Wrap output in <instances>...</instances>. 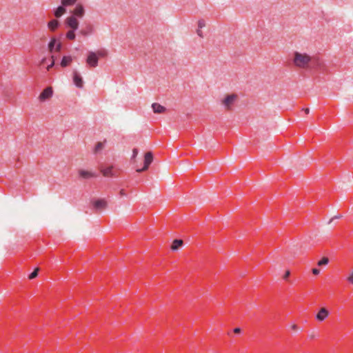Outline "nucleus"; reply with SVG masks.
I'll use <instances>...</instances> for the list:
<instances>
[{
  "label": "nucleus",
  "instance_id": "nucleus-1",
  "mask_svg": "<svg viewBox=\"0 0 353 353\" xmlns=\"http://www.w3.org/2000/svg\"><path fill=\"white\" fill-rule=\"evenodd\" d=\"M310 61L311 57L306 54H302L299 52H295L294 54L293 62L299 68H307Z\"/></svg>",
  "mask_w": 353,
  "mask_h": 353
},
{
  "label": "nucleus",
  "instance_id": "nucleus-2",
  "mask_svg": "<svg viewBox=\"0 0 353 353\" xmlns=\"http://www.w3.org/2000/svg\"><path fill=\"white\" fill-rule=\"evenodd\" d=\"M237 98L238 96L236 94H228L222 100V105L225 107V110H230Z\"/></svg>",
  "mask_w": 353,
  "mask_h": 353
},
{
  "label": "nucleus",
  "instance_id": "nucleus-3",
  "mask_svg": "<svg viewBox=\"0 0 353 353\" xmlns=\"http://www.w3.org/2000/svg\"><path fill=\"white\" fill-rule=\"evenodd\" d=\"M98 56L96 52H89L86 59V63L90 68H96L98 65Z\"/></svg>",
  "mask_w": 353,
  "mask_h": 353
},
{
  "label": "nucleus",
  "instance_id": "nucleus-4",
  "mask_svg": "<svg viewBox=\"0 0 353 353\" xmlns=\"http://www.w3.org/2000/svg\"><path fill=\"white\" fill-rule=\"evenodd\" d=\"M153 161V154L151 152H148L145 154L144 157V165L141 169H137V172H141L145 171L148 169L149 165L152 163Z\"/></svg>",
  "mask_w": 353,
  "mask_h": 353
},
{
  "label": "nucleus",
  "instance_id": "nucleus-5",
  "mask_svg": "<svg viewBox=\"0 0 353 353\" xmlns=\"http://www.w3.org/2000/svg\"><path fill=\"white\" fill-rule=\"evenodd\" d=\"M65 25L72 30H77L79 26V21L74 16H70L65 19Z\"/></svg>",
  "mask_w": 353,
  "mask_h": 353
},
{
  "label": "nucleus",
  "instance_id": "nucleus-6",
  "mask_svg": "<svg viewBox=\"0 0 353 353\" xmlns=\"http://www.w3.org/2000/svg\"><path fill=\"white\" fill-rule=\"evenodd\" d=\"M94 32L93 26L90 23H85L83 27L79 30V34L83 37H87L90 34H92Z\"/></svg>",
  "mask_w": 353,
  "mask_h": 353
},
{
  "label": "nucleus",
  "instance_id": "nucleus-7",
  "mask_svg": "<svg viewBox=\"0 0 353 353\" xmlns=\"http://www.w3.org/2000/svg\"><path fill=\"white\" fill-rule=\"evenodd\" d=\"M53 94V90L52 87H48L45 88L40 94L39 99L41 101H44L50 99Z\"/></svg>",
  "mask_w": 353,
  "mask_h": 353
},
{
  "label": "nucleus",
  "instance_id": "nucleus-8",
  "mask_svg": "<svg viewBox=\"0 0 353 353\" xmlns=\"http://www.w3.org/2000/svg\"><path fill=\"white\" fill-rule=\"evenodd\" d=\"M113 166H109L103 168H101L100 171L102 174L105 177H113L117 176V171L113 170Z\"/></svg>",
  "mask_w": 353,
  "mask_h": 353
},
{
  "label": "nucleus",
  "instance_id": "nucleus-9",
  "mask_svg": "<svg viewBox=\"0 0 353 353\" xmlns=\"http://www.w3.org/2000/svg\"><path fill=\"white\" fill-rule=\"evenodd\" d=\"M56 46L55 50L57 52H59L61 48V43L60 42L57 43V39L55 37L51 38L49 43H48V50L50 52H52L54 50V48Z\"/></svg>",
  "mask_w": 353,
  "mask_h": 353
},
{
  "label": "nucleus",
  "instance_id": "nucleus-10",
  "mask_svg": "<svg viewBox=\"0 0 353 353\" xmlns=\"http://www.w3.org/2000/svg\"><path fill=\"white\" fill-rule=\"evenodd\" d=\"M72 16H74L76 18H82L85 14V9L81 4H77L72 11Z\"/></svg>",
  "mask_w": 353,
  "mask_h": 353
},
{
  "label": "nucleus",
  "instance_id": "nucleus-11",
  "mask_svg": "<svg viewBox=\"0 0 353 353\" xmlns=\"http://www.w3.org/2000/svg\"><path fill=\"white\" fill-rule=\"evenodd\" d=\"M73 81L75 85L78 88H83V81L81 75L77 72H73Z\"/></svg>",
  "mask_w": 353,
  "mask_h": 353
},
{
  "label": "nucleus",
  "instance_id": "nucleus-12",
  "mask_svg": "<svg viewBox=\"0 0 353 353\" xmlns=\"http://www.w3.org/2000/svg\"><path fill=\"white\" fill-rule=\"evenodd\" d=\"M328 310L325 307H322L317 313L316 318L318 321H323L328 316Z\"/></svg>",
  "mask_w": 353,
  "mask_h": 353
},
{
  "label": "nucleus",
  "instance_id": "nucleus-13",
  "mask_svg": "<svg viewBox=\"0 0 353 353\" xmlns=\"http://www.w3.org/2000/svg\"><path fill=\"white\" fill-rule=\"evenodd\" d=\"M92 205L96 210H102L106 207L107 203L104 199H98L93 201Z\"/></svg>",
  "mask_w": 353,
  "mask_h": 353
},
{
  "label": "nucleus",
  "instance_id": "nucleus-14",
  "mask_svg": "<svg viewBox=\"0 0 353 353\" xmlns=\"http://www.w3.org/2000/svg\"><path fill=\"white\" fill-rule=\"evenodd\" d=\"M59 21L57 19H52L48 23V28L52 32L55 31L59 26Z\"/></svg>",
  "mask_w": 353,
  "mask_h": 353
},
{
  "label": "nucleus",
  "instance_id": "nucleus-15",
  "mask_svg": "<svg viewBox=\"0 0 353 353\" xmlns=\"http://www.w3.org/2000/svg\"><path fill=\"white\" fill-rule=\"evenodd\" d=\"M152 108L154 113L160 114L165 111V108L157 103H152Z\"/></svg>",
  "mask_w": 353,
  "mask_h": 353
},
{
  "label": "nucleus",
  "instance_id": "nucleus-16",
  "mask_svg": "<svg viewBox=\"0 0 353 353\" xmlns=\"http://www.w3.org/2000/svg\"><path fill=\"white\" fill-rule=\"evenodd\" d=\"M79 174L80 176L83 178V179H89V178H91V177L97 176V175L94 173H92V172H89V171H85V170H80L79 172Z\"/></svg>",
  "mask_w": 353,
  "mask_h": 353
},
{
  "label": "nucleus",
  "instance_id": "nucleus-17",
  "mask_svg": "<svg viewBox=\"0 0 353 353\" xmlns=\"http://www.w3.org/2000/svg\"><path fill=\"white\" fill-rule=\"evenodd\" d=\"M72 61V58L71 56H64L61 61V66L65 68L69 65Z\"/></svg>",
  "mask_w": 353,
  "mask_h": 353
},
{
  "label": "nucleus",
  "instance_id": "nucleus-18",
  "mask_svg": "<svg viewBox=\"0 0 353 353\" xmlns=\"http://www.w3.org/2000/svg\"><path fill=\"white\" fill-rule=\"evenodd\" d=\"M65 12H66V10L64 8V6L62 5V6H59L54 10V14L57 18H59V17H61Z\"/></svg>",
  "mask_w": 353,
  "mask_h": 353
},
{
  "label": "nucleus",
  "instance_id": "nucleus-19",
  "mask_svg": "<svg viewBox=\"0 0 353 353\" xmlns=\"http://www.w3.org/2000/svg\"><path fill=\"white\" fill-rule=\"evenodd\" d=\"M183 244V241L181 239H175L171 245V249L172 250H177L180 248Z\"/></svg>",
  "mask_w": 353,
  "mask_h": 353
},
{
  "label": "nucleus",
  "instance_id": "nucleus-20",
  "mask_svg": "<svg viewBox=\"0 0 353 353\" xmlns=\"http://www.w3.org/2000/svg\"><path fill=\"white\" fill-rule=\"evenodd\" d=\"M76 30H69L65 34V37L70 41H74L76 38Z\"/></svg>",
  "mask_w": 353,
  "mask_h": 353
},
{
  "label": "nucleus",
  "instance_id": "nucleus-21",
  "mask_svg": "<svg viewBox=\"0 0 353 353\" xmlns=\"http://www.w3.org/2000/svg\"><path fill=\"white\" fill-rule=\"evenodd\" d=\"M104 142H98L94 148V152L97 153L100 152L104 148Z\"/></svg>",
  "mask_w": 353,
  "mask_h": 353
},
{
  "label": "nucleus",
  "instance_id": "nucleus-22",
  "mask_svg": "<svg viewBox=\"0 0 353 353\" xmlns=\"http://www.w3.org/2000/svg\"><path fill=\"white\" fill-rule=\"evenodd\" d=\"M77 0H61V4L65 6H72L76 3Z\"/></svg>",
  "mask_w": 353,
  "mask_h": 353
},
{
  "label": "nucleus",
  "instance_id": "nucleus-23",
  "mask_svg": "<svg viewBox=\"0 0 353 353\" xmlns=\"http://www.w3.org/2000/svg\"><path fill=\"white\" fill-rule=\"evenodd\" d=\"M39 269L37 268H36L29 276H28V278L30 279H33L34 278H36L38 275V273H39Z\"/></svg>",
  "mask_w": 353,
  "mask_h": 353
},
{
  "label": "nucleus",
  "instance_id": "nucleus-24",
  "mask_svg": "<svg viewBox=\"0 0 353 353\" xmlns=\"http://www.w3.org/2000/svg\"><path fill=\"white\" fill-rule=\"evenodd\" d=\"M329 262V259L327 257H323L319 262V265H327Z\"/></svg>",
  "mask_w": 353,
  "mask_h": 353
},
{
  "label": "nucleus",
  "instance_id": "nucleus-25",
  "mask_svg": "<svg viewBox=\"0 0 353 353\" xmlns=\"http://www.w3.org/2000/svg\"><path fill=\"white\" fill-rule=\"evenodd\" d=\"M96 53H97V54L98 56V59L99 57H105L107 55V52L105 51V50H99Z\"/></svg>",
  "mask_w": 353,
  "mask_h": 353
},
{
  "label": "nucleus",
  "instance_id": "nucleus-26",
  "mask_svg": "<svg viewBox=\"0 0 353 353\" xmlns=\"http://www.w3.org/2000/svg\"><path fill=\"white\" fill-rule=\"evenodd\" d=\"M205 26V21L204 19H199L198 21V28L201 29Z\"/></svg>",
  "mask_w": 353,
  "mask_h": 353
},
{
  "label": "nucleus",
  "instance_id": "nucleus-27",
  "mask_svg": "<svg viewBox=\"0 0 353 353\" xmlns=\"http://www.w3.org/2000/svg\"><path fill=\"white\" fill-rule=\"evenodd\" d=\"M347 281L350 284H353V270L350 273L349 276L347 277Z\"/></svg>",
  "mask_w": 353,
  "mask_h": 353
},
{
  "label": "nucleus",
  "instance_id": "nucleus-28",
  "mask_svg": "<svg viewBox=\"0 0 353 353\" xmlns=\"http://www.w3.org/2000/svg\"><path fill=\"white\" fill-rule=\"evenodd\" d=\"M51 59H52V62L50 65H48L47 67V70L49 71L54 65V56H52L51 57Z\"/></svg>",
  "mask_w": 353,
  "mask_h": 353
},
{
  "label": "nucleus",
  "instance_id": "nucleus-29",
  "mask_svg": "<svg viewBox=\"0 0 353 353\" xmlns=\"http://www.w3.org/2000/svg\"><path fill=\"white\" fill-rule=\"evenodd\" d=\"M138 152H139L138 149L134 148L133 150H132V153L133 154H132V159L135 158L137 156Z\"/></svg>",
  "mask_w": 353,
  "mask_h": 353
},
{
  "label": "nucleus",
  "instance_id": "nucleus-30",
  "mask_svg": "<svg viewBox=\"0 0 353 353\" xmlns=\"http://www.w3.org/2000/svg\"><path fill=\"white\" fill-rule=\"evenodd\" d=\"M290 270H287L285 273V274L283 275V279L285 280H288V277L290 276Z\"/></svg>",
  "mask_w": 353,
  "mask_h": 353
},
{
  "label": "nucleus",
  "instance_id": "nucleus-31",
  "mask_svg": "<svg viewBox=\"0 0 353 353\" xmlns=\"http://www.w3.org/2000/svg\"><path fill=\"white\" fill-rule=\"evenodd\" d=\"M312 272L315 275H318L320 273V270L317 268H313Z\"/></svg>",
  "mask_w": 353,
  "mask_h": 353
},
{
  "label": "nucleus",
  "instance_id": "nucleus-32",
  "mask_svg": "<svg viewBox=\"0 0 353 353\" xmlns=\"http://www.w3.org/2000/svg\"><path fill=\"white\" fill-rule=\"evenodd\" d=\"M196 33H197V34H198L200 37H203V32H202V30H201L200 28H199V29L196 30Z\"/></svg>",
  "mask_w": 353,
  "mask_h": 353
},
{
  "label": "nucleus",
  "instance_id": "nucleus-33",
  "mask_svg": "<svg viewBox=\"0 0 353 353\" xmlns=\"http://www.w3.org/2000/svg\"><path fill=\"white\" fill-rule=\"evenodd\" d=\"M233 332H234L235 334H239V333H241V328H239V327H236V328H234V329L233 330Z\"/></svg>",
  "mask_w": 353,
  "mask_h": 353
},
{
  "label": "nucleus",
  "instance_id": "nucleus-34",
  "mask_svg": "<svg viewBox=\"0 0 353 353\" xmlns=\"http://www.w3.org/2000/svg\"><path fill=\"white\" fill-rule=\"evenodd\" d=\"M119 194L121 196H124L126 195V193L123 189L121 190L119 192Z\"/></svg>",
  "mask_w": 353,
  "mask_h": 353
},
{
  "label": "nucleus",
  "instance_id": "nucleus-35",
  "mask_svg": "<svg viewBox=\"0 0 353 353\" xmlns=\"http://www.w3.org/2000/svg\"><path fill=\"white\" fill-rule=\"evenodd\" d=\"M342 216L341 214H339V215H336V216H334L331 220L330 222L334 221V219H340L341 218Z\"/></svg>",
  "mask_w": 353,
  "mask_h": 353
},
{
  "label": "nucleus",
  "instance_id": "nucleus-36",
  "mask_svg": "<svg viewBox=\"0 0 353 353\" xmlns=\"http://www.w3.org/2000/svg\"><path fill=\"white\" fill-rule=\"evenodd\" d=\"M291 327H292V330H296L298 329L297 325H295V324L292 325Z\"/></svg>",
  "mask_w": 353,
  "mask_h": 353
},
{
  "label": "nucleus",
  "instance_id": "nucleus-37",
  "mask_svg": "<svg viewBox=\"0 0 353 353\" xmlns=\"http://www.w3.org/2000/svg\"><path fill=\"white\" fill-rule=\"evenodd\" d=\"M303 110L305 112V114H309V112H310V109L309 108H305V109H303Z\"/></svg>",
  "mask_w": 353,
  "mask_h": 353
},
{
  "label": "nucleus",
  "instance_id": "nucleus-38",
  "mask_svg": "<svg viewBox=\"0 0 353 353\" xmlns=\"http://www.w3.org/2000/svg\"><path fill=\"white\" fill-rule=\"evenodd\" d=\"M46 59H43L41 61V63H43L45 61Z\"/></svg>",
  "mask_w": 353,
  "mask_h": 353
}]
</instances>
